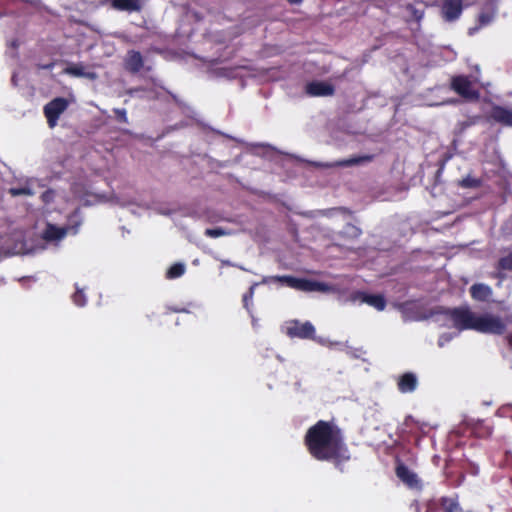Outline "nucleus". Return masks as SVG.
Returning a JSON list of instances; mask_svg holds the SVG:
<instances>
[{
    "label": "nucleus",
    "instance_id": "f257e3e1",
    "mask_svg": "<svg viewBox=\"0 0 512 512\" xmlns=\"http://www.w3.org/2000/svg\"><path fill=\"white\" fill-rule=\"evenodd\" d=\"M304 445L315 460L331 462L340 472H344V463L351 459L343 430L334 420H318L310 426L304 436Z\"/></svg>",
    "mask_w": 512,
    "mask_h": 512
},
{
    "label": "nucleus",
    "instance_id": "f03ea898",
    "mask_svg": "<svg viewBox=\"0 0 512 512\" xmlns=\"http://www.w3.org/2000/svg\"><path fill=\"white\" fill-rule=\"evenodd\" d=\"M459 331L474 330L476 314L469 307L445 308L441 311Z\"/></svg>",
    "mask_w": 512,
    "mask_h": 512
},
{
    "label": "nucleus",
    "instance_id": "7ed1b4c3",
    "mask_svg": "<svg viewBox=\"0 0 512 512\" xmlns=\"http://www.w3.org/2000/svg\"><path fill=\"white\" fill-rule=\"evenodd\" d=\"M506 330L503 320L491 314L477 315L474 331L486 334L502 335Z\"/></svg>",
    "mask_w": 512,
    "mask_h": 512
},
{
    "label": "nucleus",
    "instance_id": "20e7f679",
    "mask_svg": "<svg viewBox=\"0 0 512 512\" xmlns=\"http://www.w3.org/2000/svg\"><path fill=\"white\" fill-rule=\"evenodd\" d=\"M450 88L467 101H478L480 93L473 87L468 76L458 75L451 79Z\"/></svg>",
    "mask_w": 512,
    "mask_h": 512
},
{
    "label": "nucleus",
    "instance_id": "39448f33",
    "mask_svg": "<svg viewBox=\"0 0 512 512\" xmlns=\"http://www.w3.org/2000/svg\"><path fill=\"white\" fill-rule=\"evenodd\" d=\"M68 107L69 101L64 97H56L44 106L43 113L49 128L56 127L61 114H63Z\"/></svg>",
    "mask_w": 512,
    "mask_h": 512
},
{
    "label": "nucleus",
    "instance_id": "423d86ee",
    "mask_svg": "<svg viewBox=\"0 0 512 512\" xmlns=\"http://www.w3.org/2000/svg\"><path fill=\"white\" fill-rule=\"evenodd\" d=\"M286 334L290 338L313 339L315 327L309 321L302 323L299 320H293L287 326Z\"/></svg>",
    "mask_w": 512,
    "mask_h": 512
},
{
    "label": "nucleus",
    "instance_id": "0eeeda50",
    "mask_svg": "<svg viewBox=\"0 0 512 512\" xmlns=\"http://www.w3.org/2000/svg\"><path fill=\"white\" fill-rule=\"evenodd\" d=\"M352 300L366 303L369 306L374 307L378 311H383L386 308L387 301L381 294H368L363 291H355L352 296Z\"/></svg>",
    "mask_w": 512,
    "mask_h": 512
},
{
    "label": "nucleus",
    "instance_id": "6e6552de",
    "mask_svg": "<svg viewBox=\"0 0 512 512\" xmlns=\"http://www.w3.org/2000/svg\"><path fill=\"white\" fill-rule=\"evenodd\" d=\"M396 476L409 488H419L420 480L415 472L410 470L400 459L396 460Z\"/></svg>",
    "mask_w": 512,
    "mask_h": 512
},
{
    "label": "nucleus",
    "instance_id": "1a4fd4ad",
    "mask_svg": "<svg viewBox=\"0 0 512 512\" xmlns=\"http://www.w3.org/2000/svg\"><path fill=\"white\" fill-rule=\"evenodd\" d=\"M305 91L313 97H325L334 95L335 88L332 84L324 81H312L306 85Z\"/></svg>",
    "mask_w": 512,
    "mask_h": 512
},
{
    "label": "nucleus",
    "instance_id": "9d476101",
    "mask_svg": "<svg viewBox=\"0 0 512 512\" xmlns=\"http://www.w3.org/2000/svg\"><path fill=\"white\" fill-rule=\"evenodd\" d=\"M463 10L462 0H444L442 4V16L447 22L457 20Z\"/></svg>",
    "mask_w": 512,
    "mask_h": 512
},
{
    "label": "nucleus",
    "instance_id": "9b49d317",
    "mask_svg": "<svg viewBox=\"0 0 512 512\" xmlns=\"http://www.w3.org/2000/svg\"><path fill=\"white\" fill-rule=\"evenodd\" d=\"M489 119L501 125L512 127V109L501 105H493Z\"/></svg>",
    "mask_w": 512,
    "mask_h": 512
},
{
    "label": "nucleus",
    "instance_id": "f8f14e48",
    "mask_svg": "<svg viewBox=\"0 0 512 512\" xmlns=\"http://www.w3.org/2000/svg\"><path fill=\"white\" fill-rule=\"evenodd\" d=\"M144 66L143 56L139 51L129 50L124 58V68L132 74H137Z\"/></svg>",
    "mask_w": 512,
    "mask_h": 512
},
{
    "label": "nucleus",
    "instance_id": "ddd939ff",
    "mask_svg": "<svg viewBox=\"0 0 512 512\" xmlns=\"http://www.w3.org/2000/svg\"><path fill=\"white\" fill-rule=\"evenodd\" d=\"M418 385L417 377L412 372H406L399 377L397 386L401 393H411Z\"/></svg>",
    "mask_w": 512,
    "mask_h": 512
},
{
    "label": "nucleus",
    "instance_id": "4468645a",
    "mask_svg": "<svg viewBox=\"0 0 512 512\" xmlns=\"http://www.w3.org/2000/svg\"><path fill=\"white\" fill-rule=\"evenodd\" d=\"M110 6L117 11L140 12L141 0H110Z\"/></svg>",
    "mask_w": 512,
    "mask_h": 512
},
{
    "label": "nucleus",
    "instance_id": "2eb2a0df",
    "mask_svg": "<svg viewBox=\"0 0 512 512\" xmlns=\"http://www.w3.org/2000/svg\"><path fill=\"white\" fill-rule=\"evenodd\" d=\"M295 289L304 292L326 291L327 286L326 284L319 281L298 278Z\"/></svg>",
    "mask_w": 512,
    "mask_h": 512
},
{
    "label": "nucleus",
    "instance_id": "dca6fc26",
    "mask_svg": "<svg viewBox=\"0 0 512 512\" xmlns=\"http://www.w3.org/2000/svg\"><path fill=\"white\" fill-rule=\"evenodd\" d=\"M68 234V228L57 227L53 224H47L44 232L43 239L46 241H58Z\"/></svg>",
    "mask_w": 512,
    "mask_h": 512
},
{
    "label": "nucleus",
    "instance_id": "f3484780",
    "mask_svg": "<svg viewBox=\"0 0 512 512\" xmlns=\"http://www.w3.org/2000/svg\"><path fill=\"white\" fill-rule=\"evenodd\" d=\"M470 294L474 300L486 301L491 296L492 290L488 285L476 283L470 287Z\"/></svg>",
    "mask_w": 512,
    "mask_h": 512
},
{
    "label": "nucleus",
    "instance_id": "a211bd4d",
    "mask_svg": "<svg viewBox=\"0 0 512 512\" xmlns=\"http://www.w3.org/2000/svg\"><path fill=\"white\" fill-rule=\"evenodd\" d=\"M439 504L443 512H462L457 498L444 496L440 498Z\"/></svg>",
    "mask_w": 512,
    "mask_h": 512
},
{
    "label": "nucleus",
    "instance_id": "6ab92c4d",
    "mask_svg": "<svg viewBox=\"0 0 512 512\" xmlns=\"http://www.w3.org/2000/svg\"><path fill=\"white\" fill-rule=\"evenodd\" d=\"M373 158H374L373 155L355 156V157H351L349 159H344L342 161L337 162V166L350 167L353 165L371 162L373 160Z\"/></svg>",
    "mask_w": 512,
    "mask_h": 512
},
{
    "label": "nucleus",
    "instance_id": "aec40b11",
    "mask_svg": "<svg viewBox=\"0 0 512 512\" xmlns=\"http://www.w3.org/2000/svg\"><path fill=\"white\" fill-rule=\"evenodd\" d=\"M297 279H298L297 277H294L291 275H282V276L277 275V276H272L270 278H263L262 283H267L269 280H271L273 282L283 283V284L287 285L288 287L295 289Z\"/></svg>",
    "mask_w": 512,
    "mask_h": 512
},
{
    "label": "nucleus",
    "instance_id": "412c9836",
    "mask_svg": "<svg viewBox=\"0 0 512 512\" xmlns=\"http://www.w3.org/2000/svg\"><path fill=\"white\" fill-rule=\"evenodd\" d=\"M82 223L79 210L76 209L72 214L68 217V225L64 228H68V233L72 232L73 234H76L79 230V227Z\"/></svg>",
    "mask_w": 512,
    "mask_h": 512
},
{
    "label": "nucleus",
    "instance_id": "4be33fe9",
    "mask_svg": "<svg viewBox=\"0 0 512 512\" xmlns=\"http://www.w3.org/2000/svg\"><path fill=\"white\" fill-rule=\"evenodd\" d=\"M185 273V266L182 263H174L166 272V278L175 279Z\"/></svg>",
    "mask_w": 512,
    "mask_h": 512
},
{
    "label": "nucleus",
    "instance_id": "5701e85b",
    "mask_svg": "<svg viewBox=\"0 0 512 512\" xmlns=\"http://www.w3.org/2000/svg\"><path fill=\"white\" fill-rule=\"evenodd\" d=\"M64 73L74 77H85L87 74L84 71L82 64H71L64 69Z\"/></svg>",
    "mask_w": 512,
    "mask_h": 512
},
{
    "label": "nucleus",
    "instance_id": "b1692460",
    "mask_svg": "<svg viewBox=\"0 0 512 512\" xmlns=\"http://www.w3.org/2000/svg\"><path fill=\"white\" fill-rule=\"evenodd\" d=\"M496 269L500 272V271H512V251L504 256V257H501L497 264H496Z\"/></svg>",
    "mask_w": 512,
    "mask_h": 512
},
{
    "label": "nucleus",
    "instance_id": "393cba45",
    "mask_svg": "<svg viewBox=\"0 0 512 512\" xmlns=\"http://www.w3.org/2000/svg\"><path fill=\"white\" fill-rule=\"evenodd\" d=\"M491 20H492V16L490 14L485 13V12L480 13L478 16V25L473 28H469V34L470 35L474 34L481 27L489 24L491 22Z\"/></svg>",
    "mask_w": 512,
    "mask_h": 512
},
{
    "label": "nucleus",
    "instance_id": "a878e982",
    "mask_svg": "<svg viewBox=\"0 0 512 512\" xmlns=\"http://www.w3.org/2000/svg\"><path fill=\"white\" fill-rule=\"evenodd\" d=\"M482 184V181L478 178H474L471 176H466L459 182V186L462 188H479Z\"/></svg>",
    "mask_w": 512,
    "mask_h": 512
},
{
    "label": "nucleus",
    "instance_id": "bb28decb",
    "mask_svg": "<svg viewBox=\"0 0 512 512\" xmlns=\"http://www.w3.org/2000/svg\"><path fill=\"white\" fill-rule=\"evenodd\" d=\"M204 235L207 237H210V238H218L221 236L230 235V231H228L224 228H221V227L207 228L204 231Z\"/></svg>",
    "mask_w": 512,
    "mask_h": 512
},
{
    "label": "nucleus",
    "instance_id": "cd10ccee",
    "mask_svg": "<svg viewBox=\"0 0 512 512\" xmlns=\"http://www.w3.org/2000/svg\"><path fill=\"white\" fill-rule=\"evenodd\" d=\"M72 300L74 304L79 307L85 306L87 302L86 295L84 294L83 290L79 289L78 287H76V291L72 295Z\"/></svg>",
    "mask_w": 512,
    "mask_h": 512
},
{
    "label": "nucleus",
    "instance_id": "c85d7f7f",
    "mask_svg": "<svg viewBox=\"0 0 512 512\" xmlns=\"http://www.w3.org/2000/svg\"><path fill=\"white\" fill-rule=\"evenodd\" d=\"M257 285H258V283L252 284L250 286V288L248 289V291L246 293H244V295H243L242 301H243V305L246 309L249 308V304L252 302V299L254 297L255 288Z\"/></svg>",
    "mask_w": 512,
    "mask_h": 512
},
{
    "label": "nucleus",
    "instance_id": "c756f323",
    "mask_svg": "<svg viewBox=\"0 0 512 512\" xmlns=\"http://www.w3.org/2000/svg\"><path fill=\"white\" fill-rule=\"evenodd\" d=\"M12 196H20V195H32L33 192L29 187H21V188H11L9 190Z\"/></svg>",
    "mask_w": 512,
    "mask_h": 512
},
{
    "label": "nucleus",
    "instance_id": "7c9ffc66",
    "mask_svg": "<svg viewBox=\"0 0 512 512\" xmlns=\"http://www.w3.org/2000/svg\"><path fill=\"white\" fill-rule=\"evenodd\" d=\"M19 46H20V41L18 39H12L7 42V47L9 49H12V53H11L12 57H14V58L18 57L17 50H18Z\"/></svg>",
    "mask_w": 512,
    "mask_h": 512
},
{
    "label": "nucleus",
    "instance_id": "2f4dec72",
    "mask_svg": "<svg viewBox=\"0 0 512 512\" xmlns=\"http://www.w3.org/2000/svg\"><path fill=\"white\" fill-rule=\"evenodd\" d=\"M115 114L118 121L127 122V113L125 109H116Z\"/></svg>",
    "mask_w": 512,
    "mask_h": 512
},
{
    "label": "nucleus",
    "instance_id": "473e14b6",
    "mask_svg": "<svg viewBox=\"0 0 512 512\" xmlns=\"http://www.w3.org/2000/svg\"><path fill=\"white\" fill-rule=\"evenodd\" d=\"M492 433V430L490 427H485L484 428V431L483 432H477V434L480 436V437H485V436H490Z\"/></svg>",
    "mask_w": 512,
    "mask_h": 512
},
{
    "label": "nucleus",
    "instance_id": "72a5a7b5",
    "mask_svg": "<svg viewBox=\"0 0 512 512\" xmlns=\"http://www.w3.org/2000/svg\"><path fill=\"white\" fill-rule=\"evenodd\" d=\"M290 4H300L303 0H286Z\"/></svg>",
    "mask_w": 512,
    "mask_h": 512
},
{
    "label": "nucleus",
    "instance_id": "f704fd0d",
    "mask_svg": "<svg viewBox=\"0 0 512 512\" xmlns=\"http://www.w3.org/2000/svg\"><path fill=\"white\" fill-rule=\"evenodd\" d=\"M507 339H508L509 345L512 347V334L508 335Z\"/></svg>",
    "mask_w": 512,
    "mask_h": 512
},
{
    "label": "nucleus",
    "instance_id": "c9c22d12",
    "mask_svg": "<svg viewBox=\"0 0 512 512\" xmlns=\"http://www.w3.org/2000/svg\"><path fill=\"white\" fill-rule=\"evenodd\" d=\"M172 311H173V312H182V311H184V310H183V309H178V308H173V309H172Z\"/></svg>",
    "mask_w": 512,
    "mask_h": 512
},
{
    "label": "nucleus",
    "instance_id": "e433bc0d",
    "mask_svg": "<svg viewBox=\"0 0 512 512\" xmlns=\"http://www.w3.org/2000/svg\"><path fill=\"white\" fill-rule=\"evenodd\" d=\"M53 65L52 64H49L47 66H45V68H51Z\"/></svg>",
    "mask_w": 512,
    "mask_h": 512
},
{
    "label": "nucleus",
    "instance_id": "4c0bfd02",
    "mask_svg": "<svg viewBox=\"0 0 512 512\" xmlns=\"http://www.w3.org/2000/svg\"><path fill=\"white\" fill-rule=\"evenodd\" d=\"M241 270L247 271L244 267L238 266Z\"/></svg>",
    "mask_w": 512,
    "mask_h": 512
},
{
    "label": "nucleus",
    "instance_id": "58836bf2",
    "mask_svg": "<svg viewBox=\"0 0 512 512\" xmlns=\"http://www.w3.org/2000/svg\"><path fill=\"white\" fill-rule=\"evenodd\" d=\"M223 263H224V264H226V265H231V264L229 263V261H225V262H223Z\"/></svg>",
    "mask_w": 512,
    "mask_h": 512
}]
</instances>
